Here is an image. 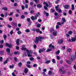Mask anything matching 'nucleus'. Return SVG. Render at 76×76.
I'll return each instance as SVG.
<instances>
[{"mask_svg":"<svg viewBox=\"0 0 76 76\" xmlns=\"http://www.w3.org/2000/svg\"><path fill=\"white\" fill-rule=\"evenodd\" d=\"M45 39V37H42L41 36H39V37H37L36 38V40L34 41V42L36 44H38L39 41H41L42 39Z\"/></svg>","mask_w":76,"mask_h":76,"instance_id":"f257e3e1","label":"nucleus"},{"mask_svg":"<svg viewBox=\"0 0 76 76\" xmlns=\"http://www.w3.org/2000/svg\"><path fill=\"white\" fill-rule=\"evenodd\" d=\"M75 57V58H76V52H75V56L72 54L71 55V58L72 61H74Z\"/></svg>","mask_w":76,"mask_h":76,"instance_id":"f03ea898","label":"nucleus"},{"mask_svg":"<svg viewBox=\"0 0 76 76\" xmlns=\"http://www.w3.org/2000/svg\"><path fill=\"white\" fill-rule=\"evenodd\" d=\"M76 39L75 37H74L72 38L71 39H69V40H68V41H69L70 42H75V41H76Z\"/></svg>","mask_w":76,"mask_h":76,"instance_id":"7ed1b4c3","label":"nucleus"},{"mask_svg":"<svg viewBox=\"0 0 76 76\" xmlns=\"http://www.w3.org/2000/svg\"><path fill=\"white\" fill-rule=\"evenodd\" d=\"M5 45L7 47H9V48H12V47H13V46L12 44H9L7 43H5Z\"/></svg>","mask_w":76,"mask_h":76,"instance_id":"20e7f679","label":"nucleus"},{"mask_svg":"<svg viewBox=\"0 0 76 76\" xmlns=\"http://www.w3.org/2000/svg\"><path fill=\"white\" fill-rule=\"evenodd\" d=\"M31 19L32 20H35L37 19V17L36 16H32L31 17Z\"/></svg>","mask_w":76,"mask_h":76,"instance_id":"39448f33","label":"nucleus"},{"mask_svg":"<svg viewBox=\"0 0 76 76\" xmlns=\"http://www.w3.org/2000/svg\"><path fill=\"white\" fill-rule=\"evenodd\" d=\"M26 51L27 52L28 57H32V55L30 54V53H29V50H28L26 49Z\"/></svg>","mask_w":76,"mask_h":76,"instance_id":"423d86ee","label":"nucleus"},{"mask_svg":"<svg viewBox=\"0 0 76 76\" xmlns=\"http://www.w3.org/2000/svg\"><path fill=\"white\" fill-rule=\"evenodd\" d=\"M62 21L61 22V24L62 25H63V24H64V23H65V22H66V19L63 18H62Z\"/></svg>","mask_w":76,"mask_h":76,"instance_id":"0eeeda50","label":"nucleus"},{"mask_svg":"<svg viewBox=\"0 0 76 76\" xmlns=\"http://www.w3.org/2000/svg\"><path fill=\"white\" fill-rule=\"evenodd\" d=\"M60 72L62 74H64L65 73V71L64 70H62L61 69L59 70Z\"/></svg>","mask_w":76,"mask_h":76,"instance_id":"6e6552de","label":"nucleus"},{"mask_svg":"<svg viewBox=\"0 0 76 76\" xmlns=\"http://www.w3.org/2000/svg\"><path fill=\"white\" fill-rule=\"evenodd\" d=\"M49 48H53V49H54V48H55L54 46L53 45H52V44H51L49 45Z\"/></svg>","mask_w":76,"mask_h":76,"instance_id":"1a4fd4ad","label":"nucleus"},{"mask_svg":"<svg viewBox=\"0 0 76 76\" xmlns=\"http://www.w3.org/2000/svg\"><path fill=\"white\" fill-rule=\"evenodd\" d=\"M69 7V6L68 5H65L64 6V9H68Z\"/></svg>","mask_w":76,"mask_h":76,"instance_id":"9d476101","label":"nucleus"},{"mask_svg":"<svg viewBox=\"0 0 76 76\" xmlns=\"http://www.w3.org/2000/svg\"><path fill=\"white\" fill-rule=\"evenodd\" d=\"M57 31H55L53 33V34L54 36H56L57 35Z\"/></svg>","mask_w":76,"mask_h":76,"instance_id":"9b49d317","label":"nucleus"},{"mask_svg":"<svg viewBox=\"0 0 76 76\" xmlns=\"http://www.w3.org/2000/svg\"><path fill=\"white\" fill-rule=\"evenodd\" d=\"M50 32H51L52 33V32H54V31H54V29L53 28H50Z\"/></svg>","mask_w":76,"mask_h":76,"instance_id":"f8f14e48","label":"nucleus"},{"mask_svg":"<svg viewBox=\"0 0 76 76\" xmlns=\"http://www.w3.org/2000/svg\"><path fill=\"white\" fill-rule=\"evenodd\" d=\"M28 69L27 68H26L24 69V73H27L28 72Z\"/></svg>","mask_w":76,"mask_h":76,"instance_id":"ddd939ff","label":"nucleus"},{"mask_svg":"<svg viewBox=\"0 0 76 76\" xmlns=\"http://www.w3.org/2000/svg\"><path fill=\"white\" fill-rule=\"evenodd\" d=\"M6 51L7 52L8 54H9L10 53V50L9 48H7L6 49Z\"/></svg>","mask_w":76,"mask_h":76,"instance_id":"4468645a","label":"nucleus"},{"mask_svg":"<svg viewBox=\"0 0 76 76\" xmlns=\"http://www.w3.org/2000/svg\"><path fill=\"white\" fill-rule=\"evenodd\" d=\"M16 44L17 45H19V39H18L16 41Z\"/></svg>","mask_w":76,"mask_h":76,"instance_id":"2eb2a0df","label":"nucleus"},{"mask_svg":"<svg viewBox=\"0 0 76 76\" xmlns=\"http://www.w3.org/2000/svg\"><path fill=\"white\" fill-rule=\"evenodd\" d=\"M72 49L70 48H68L67 49L66 51L67 52H69V53H70V52H72Z\"/></svg>","mask_w":76,"mask_h":76,"instance_id":"dca6fc26","label":"nucleus"},{"mask_svg":"<svg viewBox=\"0 0 76 76\" xmlns=\"http://www.w3.org/2000/svg\"><path fill=\"white\" fill-rule=\"evenodd\" d=\"M75 10V7H74V4H72V5L71 10Z\"/></svg>","mask_w":76,"mask_h":76,"instance_id":"f3484780","label":"nucleus"},{"mask_svg":"<svg viewBox=\"0 0 76 76\" xmlns=\"http://www.w3.org/2000/svg\"><path fill=\"white\" fill-rule=\"evenodd\" d=\"M63 41L62 39H61L58 42L59 43V44H62L63 43Z\"/></svg>","mask_w":76,"mask_h":76,"instance_id":"a211bd4d","label":"nucleus"},{"mask_svg":"<svg viewBox=\"0 0 76 76\" xmlns=\"http://www.w3.org/2000/svg\"><path fill=\"white\" fill-rule=\"evenodd\" d=\"M3 10H5V11H7V8L6 7H3L2 8Z\"/></svg>","mask_w":76,"mask_h":76,"instance_id":"6ab92c4d","label":"nucleus"},{"mask_svg":"<svg viewBox=\"0 0 76 76\" xmlns=\"http://www.w3.org/2000/svg\"><path fill=\"white\" fill-rule=\"evenodd\" d=\"M52 73H52V72H51V71L50 70L48 72V75H52Z\"/></svg>","mask_w":76,"mask_h":76,"instance_id":"aec40b11","label":"nucleus"},{"mask_svg":"<svg viewBox=\"0 0 76 76\" xmlns=\"http://www.w3.org/2000/svg\"><path fill=\"white\" fill-rule=\"evenodd\" d=\"M57 12H59L60 13H61L62 12L61 10L60 9H58L57 10H56Z\"/></svg>","mask_w":76,"mask_h":76,"instance_id":"412c9836","label":"nucleus"},{"mask_svg":"<svg viewBox=\"0 0 76 76\" xmlns=\"http://www.w3.org/2000/svg\"><path fill=\"white\" fill-rule=\"evenodd\" d=\"M22 63L21 62H20L18 64V66L20 67H21V66H22Z\"/></svg>","mask_w":76,"mask_h":76,"instance_id":"4be33fe9","label":"nucleus"},{"mask_svg":"<svg viewBox=\"0 0 76 76\" xmlns=\"http://www.w3.org/2000/svg\"><path fill=\"white\" fill-rule=\"evenodd\" d=\"M50 60L47 61H46L45 62V64H49L50 63Z\"/></svg>","mask_w":76,"mask_h":76,"instance_id":"5701e85b","label":"nucleus"},{"mask_svg":"<svg viewBox=\"0 0 76 76\" xmlns=\"http://www.w3.org/2000/svg\"><path fill=\"white\" fill-rule=\"evenodd\" d=\"M4 54V52L3 51H0V55H3Z\"/></svg>","mask_w":76,"mask_h":76,"instance_id":"b1692460","label":"nucleus"},{"mask_svg":"<svg viewBox=\"0 0 76 76\" xmlns=\"http://www.w3.org/2000/svg\"><path fill=\"white\" fill-rule=\"evenodd\" d=\"M58 7H59V5H57V6L56 7V10H57L59 8H58Z\"/></svg>","mask_w":76,"mask_h":76,"instance_id":"393cba45","label":"nucleus"},{"mask_svg":"<svg viewBox=\"0 0 76 76\" xmlns=\"http://www.w3.org/2000/svg\"><path fill=\"white\" fill-rule=\"evenodd\" d=\"M57 25H62V24H61V23L59 22H58L57 23Z\"/></svg>","mask_w":76,"mask_h":76,"instance_id":"a878e982","label":"nucleus"},{"mask_svg":"<svg viewBox=\"0 0 76 76\" xmlns=\"http://www.w3.org/2000/svg\"><path fill=\"white\" fill-rule=\"evenodd\" d=\"M37 7L39 8H41V5L40 4H38L37 5Z\"/></svg>","mask_w":76,"mask_h":76,"instance_id":"bb28decb","label":"nucleus"},{"mask_svg":"<svg viewBox=\"0 0 76 76\" xmlns=\"http://www.w3.org/2000/svg\"><path fill=\"white\" fill-rule=\"evenodd\" d=\"M7 61H8V59H7L4 62V64H6L7 63Z\"/></svg>","mask_w":76,"mask_h":76,"instance_id":"cd10ccee","label":"nucleus"},{"mask_svg":"<svg viewBox=\"0 0 76 76\" xmlns=\"http://www.w3.org/2000/svg\"><path fill=\"white\" fill-rule=\"evenodd\" d=\"M35 31L37 32H39L40 30L39 28H37L36 29Z\"/></svg>","mask_w":76,"mask_h":76,"instance_id":"c85d7f7f","label":"nucleus"},{"mask_svg":"<svg viewBox=\"0 0 76 76\" xmlns=\"http://www.w3.org/2000/svg\"><path fill=\"white\" fill-rule=\"evenodd\" d=\"M21 49L22 50H26V48L24 47H22Z\"/></svg>","mask_w":76,"mask_h":76,"instance_id":"c756f323","label":"nucleus"},{"mask_svg":"<svg viewBox=\"0 0 76 76\" xmlns=\"http://www.w3.org/2000/svg\"><path fill=\"white\" fill-rule=\"evenodd\" d=\"M26 32H30V30L29 29H27L25 31Z\"/></svg>","mask_w":76,"mask_h":76,"instance_id":"7c9ffc66","label":"nucleus"},{"mask_svg":"<svg viewBox=\"0 0 76 76\" xmlns=\"http://www.w3.org/2000/svg\"><path fill=\"white\" fill-rule=\"evenodd\" d=\"M51 51V49H48L46 51L47 52H49Z\"/></svg>","mask_w":76,"mask_h":76,"instance_id":"2f4dec72","label":"nucleus"},{"mask_svg":"<svg viewBox=\"0 0 76 76\" xmlns=\"http://www.w3.org/2000/svg\"><path fill=\"white\" fill-rule=\"evenodd\" d=\"M34 13V10H31L30 11V13L31 14H33Z\"/></svg>","mask_w":76,"mask_h":76,"instance_id":"473e14b6","label":"nucleus"},{"mask_svg":"<svg viewBox=\"0 0 76 76\" xmlns=\"http://www.w3.org/2000/svg\"><path fill=\"white\" fill-rule=\"evenodd\" d=\"M7 37V36H6V35H5L3 36V37L4 39H6Z\"/></svg>","mask_w":76,"mask_h":76,"instance_id":"72a5a7b5","label":"nucleus"},{"mask_svg":"<svg viewBox=\"0 0 76 76\" xmlns=\"http://www.w3.org/2000/svg\"><path fill=\"white\" fill-rule=\"evenodd\" d=\"M52 61L53 63H56V61H55V59H52Z\"/></svg>","mask_w":76,"mask_h":76,"instance_id":"f704fd0d","label":"nucleus"},{"mask_svg":"<svg viewBox=\"0 0 76 76\" xmlns=\"http://www.w3.org/2000/svg\"><path fill=\"white\" fill-rule=\"evenodd\" d=\"M39 15H40V14H39V12H38L37 13V15L36 16L37 17H38V16H39Z\"/></svg>","mask_w":76,"mask_h":76,"instance_id":"c9c22d12","label":"nucleus"},{"mask_svg":"<svg viewBox=\"0 0 76 76\" xmlns=\"http://www.w3.org/2000/svg\"><path fill=\"white\" fill-rule=\"evenodd\" d=\"M21 19H24L25 18V16L23 15H22L21 16Z\"/></svg>","mask_w":76,"mask_h":76,"instance_id":"e433bc0d","label":"nucleus"},{"mask_svg":"<svg viewBox=\"0 0 76 76\" xmlns=\"http://www.w3.org/2000/svg\"><path fill=\"white\" fill-rule=\"evenodd\" d=\"M27 67H28V68H31V67H32V66L28 65H27Z\"/></svg>","mask_w":76,"mask_h":76,"instance_id":"4c0bfd02","label":"nucleus"},{"mask_svg":"<svg viewBox=\"0 0 76 76\" xmlns=\"http://www.w3.org/2000/svg\"><path fill=\"white\" fill-rule=\"evenodd\" d=\"M41 26V24H37V28H40Z\"/></svg>","mask_w":76,"mask_h":76,"instance_id":"58836bf2","label":"nucleus"},{"mask_svg":"<svg viewBox=\"0 0 76 76\" xmlns=\"http://www.w3.org/2000/svg\"><path fill=\"white\" fill-rule=\"evenodd\" d=\"M66 63H68V64H70L71 63V62L70 61H69L67 60L66 61Z\"/></svg>","mask_w":76,"mask_h":76,"instance_id":"ea45409f","label":"nucleus"},{"mask_svg":"<svg viewBox=\"0 0 76 76\" xmlns=\"http://www.w3.org/2000/svg\"><path fill=\"white\" fill-rule=\"evenodd\" d=\"M68 34L69 35H71V34H72V31H70L68 32Z\"/></svg>","mask_w":76,"mask_h":76,"instance_id":"a19ab883","label":"nucleus"},{"mask_svg":"<svg viewBox=\"0 0 76 76\" xmlns=\"http://www.w3.org/2000/svg\"><path fill=\"white\" fill-rule=\"evenodd\" d=\"M18 53H19V52L18 51H16L14 53V54H15V55H16V54H18Z\"/></svg>","mask_w":76,"mask_h":76,"instance_id":"79ce46f5","label":"nucleus"},{"mask_svg":"<svg viewBox=\"0 0 76 76\" xmlns=\"http://www.w3.org/2000/svg\"><path fill=\"white\" fill-rule=\"evenodd\" d=\"M13 14V12H11L10 14H8V15L9 16H12V15Z\"/></svg>","mask_w":76,"mask_h":76,"instance_id":"37998d69","label":"nucleus"},{"mask_svg":"<svg viewBox=\"0 0 76 76\" xmlns=\"http://www.w3.org/2000/svg\"><path fill=\"white\" fill-rule=\"evenodd\" d=\"M55 11V10H54L53 9H51V12H52V13H53V12H54V11Z\"/></svg>","mask_w":76,"mask_h":76,"instance_id":"c03bdc74","label":"nucleus"},{"mask_svg":"<svg viewBox=\"0 0 76 76\" xmlns=\"http://www.w3.org/2000/svg\"><path fill=\"white\" fill-rule=\"evenodd\" d=\"M60 50H58V51H57L56 53V54H59V53H60Z\"/></svg>","mask_w":76,"mask_h":76,"instance_id":"a18cd8bd","label":"nucleus"},{"mask_svg":"<svg viewBox=\"0 0 76 76\" xmlns=\"http://www.w3.org/2000/svg\"><path fill=\"white\" fill-rule=\"evenodd\" d=\"M30 60L31 61H32V60H34V58L33 57L31 58H30Z\"/></svg>","mask_w":76,"mask_h":76,"instance_id":"49530a36","label":"nucleus"},{"mask_svg":"<svg viewBox=\"0 0 76 76\" xmlns=\"http://www.w3.org/2000/svg\"><path fill=\"white\" fill-rule=\"evenodd\" d=\"M14 60L15 61H18V58H16V57H14Z\"/></svg>","mask_w":76,"mask_h":76,"instance_id":"de8ad7c7","label":"nucleus"},{"mask_svg":"<svg viewBox=\"0 0 76 76\" xmlns=\"http://www.w3.org/2000/svg\"><path fill=\"white\" fill-rule=\"evenodd\" d=\"M10 69H12V68H13V67H14V66L13 65H10Z\"/></svg>","mask_w":76,"mask_h":76,"instance_id":"09e8293b","label":"nucleus"},{"mask_svg":"<svg viewBox=\"0 0 76 76\" xmlns=\"http://www.w3.org/2000/svg\"><path fill=\"white\" fill-rule=\"evenodd\" d=\"M33 66L34 67H37V64H34Z\"/></svg>","mask_w":76,"mask_h":76,"instance_id":"8fccbe9b","label":"nucleus"},{"mask_svg":"<svg viewBox=\"0 0 76 76\" xmlns=\"http://www.w3.org/2000/svg\"><path fill=\"white\" fill-rule=\"evenodd\" d=\"M27 20L28 22H29L31 21V20H30V18H27Z\"/></svg>","mask_w":76,"mask_h":76,"instance_id":"3c124183","label":"nucleus"},{"mask_svg":"<svg viewBox=\"0 0 76 76\" xmlns=\"http://www.w3.org/2000/svg\"><path fill=\"white\" fill-rule=\"evenodd\" d=\"M18 34V35H20V34H21V31H18L17 32Z\"/></svg>","mask_w":76,"mask_h":76,"instance_id":"603ef678","label":"nucleus"},{"mask_svg":"<svg viewBox=\"0 0 76 76\" xmlns=\"http://www.w3.org/2000/svg\"><path fill=\"white\" fill-rule=\"evenodd\" d=\"M0 61H3V57H0Z\"/></svg>","mask_w":76,"mask_h":76,"instance_id":"864d4df0","label":"nucleus"},{"mask_svg":"<svg viewBox=\"0 0 76 76\" xmlns=\"http://www.w3.org/2000/svg\"><path fill=\"white\" fill-rule=\"evenodd\" d=\"M41 50H42V52H43V51H45L46 49H45V48H43L42 49H41Z\"/></svg>","mask_w":76,"mask_h":76,"instance_id":"5fc2aeb1","label":"nucleus"},{"mask_svg":"<svg viewBox=\"0 0 76 76\" xmlns=\"http://www.w3.org/2000/svg\"><path fill=\"white\" fill-rule=\"evenodd\" d=\"M1 17H2L3 18H4V14H1Z\"/></svg>","mask_w":76,"mask_h":76,"instance_id":"6e6d98bb","label":"nucleus"},{"mask_svg":"<svg viewBox=\"0 0 76 76\" xmlns=\"http://www.w3.org/2000/svg\"><path fill=\"white\" fill-rule=\"evenodd\" d=\"M13 25H15V26H17V23H13Z\"/></svg>","mask_w":76,"mask_h":76,"instance_id":"4d7b16f0","label":"nucleus"},{"mask_svg":"<svg viewBox=\"0 0 76 76\" xmlns=\"http://www.w3.org/2000/svg\"><path fill=\"white\" fill-rule=\"evenodd\" d=\"M21 7L22 10H24L25 9V6H22Z\"/></svg>","mask_w":76,"mask_h":76,"instance_id":"13d9d810","label":"nucleus"},{"mask_svg":"<svg viewBox=\"0 0 76 76\" xmlns=\"http://www.w3.org/2000/svg\"><path fill=\"white\" fill-rule=\"evenodd\" d=\"M28 51L29 54H32V51L31 50H30V51L28 50Z\"/></svg>","mask_w":76,"mask_h":76,"instance_id":"bf43d9fd","label":"nucleus"},{"mask_svg":"<svg viewBox=\"0 0 76 76\" xmlns=\"http://www.w3.org/2000/svg\"><path fill=\"white\" fill-rule=\"evenodd\" d=\"M48 4H49V6L50 7H51V4L50 1L48 2Z\"/></svg>","mask_w":76,"mask_h":76,"instance_id":"052dcab7","label":"nucleus"},{"mask_svg":"<svg viewBox=\"0 0 76 76\" xmlns=\"http://www.w3.org/2000/svg\"><path fill=\"white\" fill-rule=\"evenodd\" d=\"M7 13H5L4 14L5 17H7Z\"/></svg>","mask_w":76,"mask_h":76,"instance_id":"680f3d73","label":"nucleus"},{"mask_svg":"<svg viewBox=\"0 0 76 76\" xmlns=\"http://www.w3.org/2000/svg\"><path fill=\"white\" fill-rule=\"evenodd\" d=\"M43 71L44 72H47V69H43Z\"/></svg>","mask_w":76,"mask_h":76,"instance_id":"e2e57ef3","label":"nucleus"},{"mask_svg":"<svg viewBox=\"0 0 76 76\" xmlns=\"http://www.w3.org/2000/svg\"><path fill=\"white\" fill-rule=\"evenodd\" d=\"M26 63L28 64H31V62H30V61H28Z\"/></svg>","mask_w":76,"mask_h":76,"instance_id":"0e129e2a","label":"nucleus"},{"mask_svg":"<svg viewBox=\"0 0 76 76\" xmlns=\"http://www.w3.org/2000/svg\"><path fill=\"white\" fill-rule=\"evenodd\" d=\"M39 53H41V52H42V50L41 49H39Z\"/></svg>","mask_w":76,"mask_h":76,"instance_id":"69168bd1","label":"nucleus"},{"mask_svg":"<svg viewBox=\"0 0 76 76\" xmlns=\"http://www.w3.org/2000/svg\"><path fill=\"white\" fill-rule=\"evenodd\" d=\"M9 20L10 21H12V18L11 17L9 19Z\"/></svg>","mask_w":76,"mask_h":76,"instance_id":"338daca9","label":"nucleus"},{"mask_svg":"<svg viewBox=\"0 0 76 76\" xmlns=\"http://www.w3.org/2000/svg\"><path fill=\"white\" fill-rule=\"evenodd\" d=\"M74 69H75V70H76V65H74L73 66Z\"/></svg>","mask_w":76,"mask_h":76,"instance_id":"774afa93","label":"nucleus"}]
</instances>
